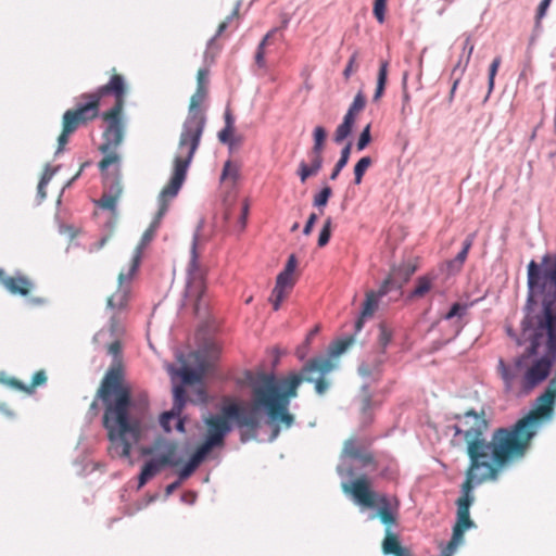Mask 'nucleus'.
Listing matches in <instances>:
<instances>
[{
	"instance_id": "nucleus-1",
	"label": "nucleus",
	"mask_w": 556,
	"mask_h": 556,
	"mask_svg": "<svg viewBox=\"0 0 556 556\" xmlns=\"http://www.w3.org/2000/svg\"><path fill=\"white\" fill-rule=\"evenodd\" d=\"M555 401L556 377L549 380L545 391L536 399L534 408L527 416L511 427L495 429L490 440L486 438L490 421L484 409H468L453 416L454 424L450 427L454 431L451 444L466 452L469 466L462 484V496L456 502L457 519L447 545L450 551L453 552L463 542L466 530L475 527L469 515L475 485L496 481L505 468L525 456L539 424L552 416Z\"/></svg>"
},
{
	"instance_id": "nucleus-2",
	"label": "nucleus",
	"mask_w": 556,
	"mask_h": 556,
	"mask_svg": "<svg viewBox=\"0 0 556 556\" xmlns=\"http://www.w3.org/2000/svg\"><path fill=\"white\" fill-rule=\"evenodd\" d=\"M302 377L289 375L280 381L274 374L248 372L247 381L251 389V403L224 405L222 414L204 418L206 433L198 446L207 455L215 447L225 445V438L231 431L230 419L241 430V441L254 439L261 426V410H265L273 422L290 428L294 417L289 413L290 400L298 395Z\"/></svg>"
},
{
	"instance_id": "nucleus-3",
	"label": "nucleus",
	"mask_w": 556,
	"mask_h": 556,
	"mask_svg": "<svg viewBox=\"0 0 556 556\" xmlns=\"http://www.w3.org/2000/svg\"><path fill=\"white\" fill-rule=\"evenodd\" d=\"M98 396L104 405L103 426L110 440L112 457L128 458L146 431L148 402H135L119 367L110 368L101 381Z\"/></svg>"
},
{
	"instance_id": "nucleus-4",
	"label": "nucleus",
	"mask_w": 556,
	"mask_h": 556,
	"mask_svg": "<svg viewBox=\"0 0 556 556\" xmlns=\"http://www.w3.org/2000/svg\"><path fill=\"white\" fill-rule=\"evenodd\" d=\"M109 94L114 97L115 102L109 111L102 114V119L106 125L102 134L103 141L99 147L100 152L104 154V157L99 162V168L102 172L109 168L111 164H117L119 161V154L116 150L123 142L125 135L123 110L127 94L124 76L113 67L110 80L93 92L83 93L79 99L85 102L78 103L75 109L71 110L85 125L98 117L100 101Z\"/></svg>"
},
{
	"instance_id": "nucleus-5",
	"label": "nucleus",
	"mask_w": 556,
	"mask_h": 556,
	"mask_svg": "<svg viewBox=\"0 0 556 556\" xmlns=\"http://www.w3.org/2000/svg\"><path fill=\"white\" fill-rule=\"evenodd\" d=\"M207 94L208 88L200 87L195 89V92L190 98L188 116L182 124L178 151L173 162V173L169 181L159 195V217H162L166 213L169 201L178 194L186 179L189 165L200 146L206 123L203 104L207 99Z\"/></svg>"
},
{
	"instance_id": "nucleus-6",
	"label": "nucleus",
	"mask_w": 556,
	"mask_h": 556,
	"mask_svg": "<svg viewBox=\"0 0 556 556\" xmlns=\"http://www.w3.org/2000/svg\"><path fill=\"white\" fill-rule=\"evenodd\" d=\"M343 490L364 507L374 508L378 506V517L387 526L386 529L397 525L400 500L397 496L389 497L386 494H378L372 491L371 482L366 476L353 480L350 485H344Z\"/></svg>"
},
{
	"instance_id": "nucleus-7",
	"label": "nucleus",
	"mask_w": 556,
	"mask_h": 556,
	"mask_svg": "<svg viewBox=\"0 0 556 556\" xmlns=\"http://www.w3.org/2000/svg\"><path fill=\"white\" fill-rule=\"evenodd\" d=\"M140 264L139 252L132 256L128 269L122 270L118 275V286L116 291L106 300V307L111 311L110 331L115 338L124 332V316L127 312L131 292V279Z\"/></svg>"
},
{
	"instance_id": "nucleus-8",
	"label": "nucleus",
	"mask_w": 556,
	"mask_h": 556,
	"mask_svg": "<svg viewBox=\"0 0 556 556\" xmlns=\"http://www.w3.org/2000/svg\"><path fill=\"white\" fill-rule=\"evenodd\" d=\"M353 341V337L334 341L329 346V357L320 356L311 359L303 366L301 374L295 375L303 378L302 382H314L316 392L324 394L329 386L326 376L334 368L331 357L340 356L352 345Z\"/></svg>"
},
{
	"instance_id": "nucleus-9",
	"label": "nucleus",
	"mask_w": 556,
	"mask_h": 556,
	"mask_svg": "<svg viewBox=\"0 0 556 556\" xmlns=\"http://www.w3.org/2000/svg\"><path fill=\"white\" fill-rule=\"evenodd\" d=\"M159 451L162 452L160 457L147 462L141 468L139 475V486H143L151 478L157 475L163 467H174L180 464L181 459L176 455L177 444L173 441L157 439L153 446L143 448L142 453L144 455H150Z\"/></svg>"
},
{
	"instance_id": "nucleus-10",
	"label": "nucleus",
	"mask_w": 556,
	"mask_h": 556,
	"mask_svg": "<svg viewBox=\"0 0 556 556\" xmlns=\"http://www.w3.org/2000/svg\"><path fill=\"white\" fill-rule=\"evenodd\" d=\"M187 286L185 290L186 302L192 304L195 313L200 309V302L205 292V270L199 262L198 237L193 238L191 257L187 268Z\"/></svg>"
},
{
	"instance_id": "nucleus-11",
	"label": "nucleus",
	"mask_w": 556,
	"mask_h": 556,
	"mask_svg": "<svg viewBox=\"0 0 556 556\" xmlns=\"http://www.w3.org/2000/svg\"><path fill=\"white\" fill-rule=\"evenodd\" d=\"M528 286L531 292L556 291V255L542 258V269L531 261L528 265Z\"/></svg>"
},
{
	"instance_id": "nucleus-12",
	"label": "nucleus",
	"mask_w": 556,
	"mask_h": 556,
	"mask_svg": "<svg viewBox=\"0 0 556 556\" xmlns=\"http://www.w3.org/2000/svg\"><path fill=\"white\" fill-rule=\"evenodd\" d=\"M539 341L535 338L526 349L525 353L518 356L513 366L506 365L503 359L498 362V371L504 381L506 391L514 389L520 371L528 365L531 357L538 354Z\"/></svg>"
},
{
	"instance_id": "nucleus-13",
	"label": "nucleus",
	"mask_w": 556,
	"mask_h": 556,
	"mask_svg": "<svg viewBox=\"0 0 556 556\" xmlns=\"http://www.w3.org/2000/svg\"><path fill=\"white\" fill-rule=\"evenodd\" d=\"M544 332L547 336V348L549 352L556 351V302L549 301L544 303L542 316L539 318L538 328L531 342L538 338L539 345L540 339Z\"/></svg>"
},
{
	"instance_id": "nucleus-14",
	"label": "nucleus",
	"mask_w": 556,
	"mask_h": 556,
	"mask_svg": "<svg viewBox=\"0 0 556 556\" xmlns=\"http://www.w3.org/2000/svg\"><path fill=\"white\" fill-rule=\"evenodd\" d=\"M417 270L413 262H404L397 267H393L389 276L383 280L379 288L380 295H386L392 289H401Z\"/></svg>"
},
{
	"instance_id": "nucleus-15",
	"label": "nucleus",
	"mask_w": 556,
	"mask_h": 556,
	"mask_svg": "<svg viewBox=\"0 0 556 556\" xmlns=\"http://www.w3.org/2000/svg\"><path fill=\"white\" fill-rule=\"evenodd\" d=\"M552 362L548 357L543 356L536 359L523 375V386L533 388L544 381L551 372Z\"/></svg>"
},
{
	"instance_id": "nucleus-16",
	"label": "nucleus",
	"mask_w": 556,
	"mask_h": 556,
	"mask_svg": "<svg viewBox=\"0 0 556 556\" xmlns=\"http://www.w3.org/2000/svg\"><path fill=\"white\" fill-rule=\"evenodd\" d=\"M296 278L294 275L281 271L276 279V286L271 291L269 301L273 304L274 311H278L281 302L289 295L294 287Z\"/></svg>"
},
{
	"instance_id": "nucleus-17",
	"label": "nucleus",
	"mask_w": 556,
	"mask_h": 556,
	"mask_svg": "<svg viewBox=\"0 0 556 556\" xmlns=\"http://www.w3.org/2000/svg\"><path fill=\"white\" fill-rule=\"evenodd\" d=\"M186 404V391L184 387L176 386L174 388V403L173 407L168 412H164L160 416V425L166 432L172 431L170 421L178 418Z\"/></svg>"
},
{
	"instance_id": "nucleus-18",
	"label": "nucleus",
	"mask_w": 556,
	"mask_h": 556,
	"mask_svg": "<svg viewBox=\"0 0 556 556\" xmlns=\"http://www.w3.org/2000/svg\"><path fill=\"white\" fill-rule=\"evenodd\" d=\"M84 125L80 119L71 110L65 111L62 117V132L58 138L56 153L63 151L65 144L68 142L70 136L75 132L79 126Z\"/></svg>"
},
{
	"instance_id": "nucleus-19",
	"label": "nucleus",
	"mask_w": 556,
	"mask_h": 556,
	"mask_svg": "<svg viewBox=\"0 0 556 556\" xmlns=\"http://www.w3.org/2000/svg\"><path fill=\"white\" fill-rule=\"evenodd\" d=\"M382 552L386 555L409 556V551L401 545L397 534L391 529H386L384 539L382 541Z\"/></svg>"
},
{
	"instance_id": "nucleus-20",
	"label": "nucleus",
	"mask_w": 556,
	"mask_h": 556,
	"mask_svg": "<svg viewBox=\"0 0 556 556\" xmlns=\"http://www.w3.org/2000/svg\"><path fill=\"white\" fill-rule=\"evenodd\" d=\"M309 164L301 161L298 168V176L302 184L306 182L309 177L316 176L323 167L324 156L308 155Z\"/></svg>"
},
{
	"instance_id": "nucleus-21",
	"label": "nucleus",
	"mask_w": 556,
	"mask_h": 556,
	"mask_svg": "<svg viewBox=\"0 0 556 556\" xmlns=\"http://www.w3.org/2000/svg\"><path fill=\"white\" fill-rule=\"evenodd\" d=\"M3 286L12 294L26 296L33 288L31 281L25 276L7 277Z\"/></svg>"
},
{
	"instance_id": "nucleus-22",
	"label": "nucleus",
	"mask_w": 556,
	"mask_h": 556,
	"mask_svg": "<svg viewBox=\"0 0 556 556\" xmlns=\"http://www.w3.org/2000/svg\"><path fill=\"white\" fill-rule=\"evenodd\" d=\"M47 382L46 371L40 369L36 371L33 376L30 384L26 386L20 380L15 378H11L8 380V384L12 388L23 391L25 393H33L37 387L43 386Z\"/></svg>"
},
{
	"instance_id": "nucleus-23",
	"label": "nucleus",
	"mask_w": 556,
	"mask_h": 556,
	"mask_svg": "<svg viewBox=\"0 0 556 556\" xmlns=\"http://www.w3.org/2000/svg\"><path fill=\"white\" fill-rule=\"evenodd\" d=\"M207 454L203 452L201 448L197 447L194 453L191 455L188 463L180 469L178 476L179 480L184 481L189 478L194 470L199 467V465L205 459Z\"/></svg>"
},
{
	"instance_id": "nucleus-24",
	"label": "nucleus",
	"mask_w": 556,
	"mask_h": 556,
	"mask_svg": "<svg viewBox=\"0 0 556 556\" xmlns=\"http://www.w3.org/2000/svg\"><path fill=\"white\" fill-rule=\"evenodd\" d=\"M207 369V364L204 361H201L199 367L197 369H192L188 366H184L179 375L182 379V382L186 384H191L195 382H200Z\"/></svg>"
},
{
	"instance_id": "nucleus-25",
	"label": "nucleus",
	"mask_w": 556,
	"mask_h": 556,
	"mask_svg": "<svg viewBox=\"0 0 556 556\" xmlns=\"http://www.w3.org/2000/svg\"><path fill=\"white\" fill-rule=\"evenodd\" d=\"M277 33H278L277 28H273L271 30H269L265 35V37L262 39V41L260 42V45L257 47V50H256V53H255V63L261 68L266 67V60H265L266 52H265V48L268 45H270L274 41V39H276Z\"/></svg>"
},
{
	"instance_id": "nucleus-26",
	"label": "nucleus",
	"mask_w": 556,
	"mask_h": 556,
	"mask_svg": "<svg viewBox=\"0 0 556 556\" xmlns=\"http://www.w3.org/2000/svg\"><path fill=\"white\" fill-rule=\"evenodd\" d=\"M475 238H476V232L469 233L467 236V238L465 239V241L463 243L462 251L456 255V257L453 261L450 262L451 268H455V269L459 270L463 267V265L468 256L469 250L471 249V247L473 244Z\"/></svg>"
},
{
	"instance_id": "nucleus-27",
	"label": "nucleus",
	"mask_w": 556,
	"mask_h": 556,
	"mask_svg": "<svg viewBox=\"0 0 556 556\" xmlns=\"http://www.w3.org/2000/svg\"><path fill=\"white\" fill-rule=\"evenodd\" d=\"M106 170L104 172L101 170L103 174V182L105 188L104 192L119 198L123 191L119 176L118 174L109 175Z\"/></svg>"
},
{
	"instance_id": "nucleus-28",
	"label": "nucleus",
	"mask_w": 556,
	"mask_h": 556,
	"mask_svg": "<svg viewBox=\"0 0 556 556\" xmlns=\"http://www.w3.org/2000/svg\"><path fill=\"white\" fill-rule=\"evenodd\" d=\"M240 172H241L240 165L228 160L224 164L220 179H222V181L229 182L233 186L240 178Z\"/></svg>"
},
{
	"instance_id": "nucleus-29",
	"label": "nucleus",
	"mask_w": 556,
	"mask_h": 556,
	"mask_svg": "<svg viewBox=\"0 0 556 556\" xmlns=\"http://www.w3.org/2000/svg\"><path fill=\"white\" fill-rule=\"evenodd\" d=\"M314 136V146L312 147L308 155H317L323 156L325 140L327 137L326 129L321 126H317L313 132Z\"/></svg>"
},
{
	"instance_id": "nucleus-30",
	"label": "nucleus",
	"mask_w": 556,
	"mask_h": 556,
	"mask_svg": "<svg viewBox=\"0 0 556 556\" xmlns=\"http://www.w3.org/2000/svg\"><path fill=\"white\" fill-rule=\"evenodd\" d=\"M388 66H389V63L387 61H382L380 63L378 77H377V87H376L375 94L372 97L374 101H378L384 92V88L387 85V77H388Z\"/></svg>"
},
{
	"instance_id": "nucleus-31",
	"label": "nucleus",
	"mask_w": 556,
	"mask_h": 556,
	"mask_svg": "<svg viewBox=\"0 0 556 556\" xmlns=\"http://www.w3.org/2000/svg\"><path fill=\"white\" fill-rule=\"evenodd\" d=\"M352 142H348L345 147L341 151L340 159L336 163L331 174L330 179L336 180L340 174V172L346 166L350 155H351Z\"/></svg>"
},
{
	"instance_id": "nucleus-32",
	"label": "nucleus",
	"mask_w": 556,
	"mask_h": 556,
	"mask_svg": "<svg viewBox=\"0 0 556 556\" xmlns=\"http://www.w3.org/2000/svg\"><path fill=\"white\" fill-rule=\"evenodd\" d=\"M379 290L377 292L370 291L366 293V300L363 305L362 316L370 317L378 306V299L381 298Z\"/></svg>"
},
{
	"instance_id": "nucleus-33",
	"label": "nucleus",
	"mask_w": 556,
	"mask_h": 556,
	"mask_svg": "<svg viewBox=\"0 0 556 556\" xmlns=\"http://www.w3.org/2000/svg\"><path fill=\"white\" fill-rule=\"evenodd\" d=\"M432 288V278L429 276H421L417 279L415 289L410 293V298H422Z\"/></svg>"
},
{
	"instance_id": "nucleus-34",
	"label": "nucleus",
	"mask_w": 556,
	"mask_h": 556,
	"mask_svg": "<svg viewBox=\"0 0 556 556\" xmlns=\"http://www.w3.org/2000/svg\"><path fill=\"white\" fill-rule=\"evenodd\" d=\"M372 160L370 156H363L354 166V184L359 185L366 170L371 166Z\"/></svg>"
},
{
	"instance_id": "nucleus-35",
	"label": "nucleus",
	"mask_w": 556,
	"mask_h": 556,
	"mask_svg": "<svg viewBox=\"0 0 556 556\" xmlns=\"http://www.w3.org/2000/svg\"><path fill=\"white\" fill-rule=\"evenodd\" d=\"M332 194V189L329 186H324L323 189L314 195L313 204L316 207H324L327 205L329 198Z\"/></svg>"
},
{
	"instance_id": "nucleus-36",
	"label": "nucleus",
	"mask_w": 556,
	"mask_h": 556,
	"mask_svg": "<svg viewBox=\"0 0 556 556\" xmlns=\"http://www.w3.org/2000/svg\"><path fill=\"white\" fill-rule=\"evenodd\" d=\"M331 229H332V219H331V217H328L325 220L323 228L319 232L318 247L324 248L325 245L328 244L330 237H331Z\"/></svg>"
},
{
	"instance_id": "nucleus-37",
	"label": "nucleus",
	"mask_w": 556,
	"mask_h": 556,
	"mask_svg": "<svg viewBox=\"0 0 556 556\" xmlns=\"http://www.w3.org/2000/svg\"><path fill=\"white\" fill-rule=\"evenodd\" d=\"M387 1L388 0H375L372 13L378 23L382 24L386 21V12H387Z\"/></svg>"
},
{
	"instance_id": "nucleus-38",
	"label": "nucleus",
	"mask_w": 556,
	"mask_h": 556,
	"mask_svg": "<svg viewBox=\"0 0 556 556\" xmlns=\"http://www.w3.org/2000/svg\"><path fill=\"white\" fill-rule=\"evenodd\" d=\"M358 52L355 51L350 56L348 64L343 71V76L348 80L352 74H354L358 70Z\"/></svg>"
},
{
	"instance_id": "nucleus-39",
	"label": "nucleus",
	"mask_w": 556,
	"mask_h": 556,
	"mask_svg": "<svg viewBox=\"0 0 556 556\" xmlns=\"http://www.w3.org/2000/svg\"><path fill=\"white\" fill-rule=\"evenodd\" d=\"M118 197L104 192L98 204L105 210L115 211Z\"/></svg>"
},
{
	"instance_id": "nucleus-40",
	"label": "nucleus",
	"mask_w": 556,
	"mask_h": 556,
	"mask_svg": "<svg viewBox=\"0 0 556 556\" xmlns=\"http://www.w3.org/2000/svg\"><path fill=\"white\" fill-rule=\"evenodd\" d=\"M353 126L349 125L348 122H342L336 129L334 141L341 143L352 131Z\"/></svg>"
},
{
	"instance_id": "nucleus-41",
	"label": "nucleus",
	"mask_w": 556,
	"mask_h": 556,
	"mask_svg": "<svg viewBox=\"0 0 556 556\" xmlns=\"http://www.w3.org/2000/svg\"><path fill=\"white\" fill-rule=\"evenodd\" d=\"M379 344L384 350L392 340V330L386 325L379 326Z\"/></svg>"
},
{
	"instance_id": "nucleus-42",
	"label": "nucleus",
	"mask_w": 556,
	"mask_h": 556,
	"mask_svg": "<svg viewBox=\"0 0 556 556\" xmlns=\"http://www.w3.org/2000/svg\"><path fill=\"white\" fill-rule=\"evenodd\" d=\"M343 452L351 458L361 456V448L355 439H349L345 441Z\"/></svg>"
},
{
	"instance_id": "nucleus-43",
	"label": "nucleus",
	"mask_w": 556,
	"mask_h": 556,
	"mask_svg": "<svg viewBox=\"0 0 556 556\" xmlns=\"http://www.w3.org/2000/svg\"><path fill=\"white\" fill-rule=\"evenodd\" d=\"M155 232V226L151 225L142 235L140 244L136 248L134 256L139 252V255L141 256V251L144 248L146 244H148L152 238L154 237Z\"/></svg>"
},
{
	"instance_id": "nucleus-44",
	"label": "nucleus",
	"mask_w": 556,
	"mask_h": 556,
	"mask_svg": "<svg viewBox=\"0 0 556 556\" xmlns=\"http://www.w3.org/2000/svg\"><path fill=\"white\" fill-rule=\"evenodd\" d=\"M250 212V202L248 199H244L241 203L240 216H239V228L240 231L244 230L248 222V216Z\"/></svg>"
},
{
	"instance_id": "nucleus-45",
	"label": "nucleus",
	"mask_w": 556,
	"mask_h": 556,
	"mask_svg": "<svg viewBox=\"0 0 556 556\" xmlns=\"http://www.w3.org/2000/svg\"><path fill=\"white\" fill-rule=\"evenodd\" d=\"M365 104H366L365 96L362 91H358L357 94L355 96L352 104L350 105L349 110H351L352 112L357 114L364 110Z\"/></svg>"
},
{
	"instance_id": "nucleus-46",
	"label": "nucleus",
	"mask_w": 556,
	"mask_h": 556,
	"mask_svg": "<svg viewBox=\"0 0 556 556\" xmlns=\"http://www.w3.org/2000/svg\"><path fill=\"white\" fill-rule=\"evenodd\" d=\"M501 62H502L501 56H496V58H494V60L492 61V63L490 65V68H489V89H490V91L494 87V79H495L496 73L498 71V67L501 65Z\"/></svg>"
},
{
	"instance_id": "nucleus-47",
	"label": "nucleus",
	"mask_w": 556,
	"mask_h": 556,
	"mask_svg": "<svg viewBox=\"0 0 556 556\" xmlns=\"http://www.w3.org/2000/svg\"><path fill=\"white\" fill-rule=\"evenodd\" d=\"M371 136H370V124H368L362 131L358 141H357V150L362 151L364 150L370 142Z\"/></svg>"
},
{
	"instance_id": "nucleus-48",
	"label": "nucleus",
	"mask_w": 556,
	"mask_h": 556,
	"mask_svg": "<svg viewBox=\"0 0 556 556\" xmlns=\"http://www.w3.org/2000/svg\"><path fill=\"white\" fill-rule=\"evenodd\" d=\"M467 309L466 304L454 303L450 311L444 315V319H452L456 316H462Z\"/></svg>"
},
{
	"instance_id": "nucleus-49",
	"label": "nucleus",
	"mask_w": 556,
	"mask_h": 556,
	"mask_svg": "<svg viewBox=\"0 0 556 556\" xmlns=\"http://www.w3.org/2000/svg\"><path fill=\"white\" fill-rule=\"evenodd\" d=\"M233 130L235 128H231V127H224L219 132H218V139L220 142L223 143H227L229 144L230 147H232L235 144L233 140H232V136H233Z\"/></svg>"
},
{
	"instance_id": "nucleus-50",
	"label": "nucleus",
	"mask_w": 556,
	"mask_h": 556,
	"mask_svg": "<svg viewBox=\"0 0 556 556\" xmlns=\"http://www.w3.org/2000/svg\"><path fill=\"white\" fill-rule=\"evenodd\" d=\"M208 70L200 68L197 73V88H208Z\"/></svg>"
},
{
	"instance_id": "nucleus-51",
	"label": "nucleus",
	"mask_w": 556,
	"mask_h": 556,
	"mask_svg": "<svg viewBox=\"0 0 556 556\" xmlns=\"http://www.w3.org/2000/svg\"><path fill=\"white\" fill-rule=\"evenodd\" d=\"M317 215L316 213H311L308 218H307V222L304 226V229H303V233L305 236H309L312 233V230H313V227L315 225V223L317 222Z\"/></svg>"
},
{
	"instance_id": "nucleus-52",
	"label": "nucleus",
	"mask_w": 556,
	"mask_h": 556,
	"mask_svg": "<svg viewBox=\"0 0 556 556\" xmlns=\"http://www.w3.org/2000/svg\"><path fill=\"white\" fill-rule=\"evenodd\" d=\"M552 0H542L536 11V22L539 23L545 15Z\"/></svg>"
},
{
	"instance_id": "nucleus-53",
	"label": "nucleus",
	"mask_w": 556,
	"mask_h": 556,
	"mask_svg": "<svg viewBox=\"0 0 556 556\" xmlns=\"http://www.w3.org/2000/svg\"><path fill=\"white\" fill-rule=\"evenodd\" d=\"M55 173H56V168L46 166L45 172L40 178L41 185H48Z\"/></svg>"
},
{
	"instance_id": "nucleus-54",
	"label": "nucleus",
	"mask_w": 556,
	"mask_h": 556,
	"mask_svg": "<svg viewBox=\"0 0 556 556\" xmlns=\"http://www.w3.org/2000/svg\"><path fill=\"white\" fill-rule=\"evenodd\" d=\"M371 408V395L368 392V389H364V396L362 399V410L364 413L368 412Z\"/></svg>"
},
{
	"instance_id": "nucleus-55",
	"label": "nucleus",
	"mask_w": 556,
	"mask_h": 556,
	"mask_svg": "<svg viewBox=\"0 0 556 556\" xmlns=\"http://www.w3.org/2000/svg\"><path fill=\"white\" fill-rule=\"evenodd\" d=\"M296 264H298V262H296L295 256L293 254H291L289 256L288 262H287V264L285 266V269L282 271L288 273L290 275H294V270H295Z\"/></svg>"
},
{
	"instance_id": "nucleus-56",
	"label": "nucleus",
	"mask_w": 556,
	"mask_h": 556,
	"mask_svg": "<svg viewBox=\"0 0 556 556\" xmlns=\"http://www.w3.org/2000/svg\"><path fill=\"white\" fill-rule=\"evenodd\" d=\"M121 351H122V345L117 339L114 340L112 343H110L108 346L109 354H111L113 356H118Z\"/></svg>"
},
{
	"instance_id": "nucleus-57",
	"label": "nucleus",
	"mask_w": 556,
	"mask_h": 556,
	"mask_svg": "<svg viewBox=\"0 0 556 556\" xmlns=\"http://www.w3.org/2000/svg\"><path fill=\"white\" fill-rule=\"evenodd\" d=\"M464 51H467V56H466V64H468L470 58H471V54H472V51L475 49V46H473V42L471 41V38L470 37H467L464 41Z\"/></svg>"
},
{
	"instance_id": "nucleus-58",
	"label": "nucleus",
	"mask_w": 556,
	"mask_h": 556,
	"mask_svg": "<svg viewBox=\"0 0 556 556\" xmlns=\"http://www.w3.org/2000/svg\"><path fill=\"white\" fill-rule=\"evenodd\" d=\"M355 459H358L363 466H367L370 464H374V457L369 453H362L361 456L356 457Z\"/></svg>"
},
{
	"instance_id": "nucleus-59",
	"label": "nucleus",
	"mask_w": 556,
	"mask_h": 556,
	"mask_svg": "<svg viewBox=\"0 0 556 556\" xmlns=\"http://www.w3.org/2000/svg\"><path fill=\"white\" fill-rule=\"evenodd\" d=\"M409 100H410V97H409V93L406 88V74H405L403 77V102H404L403 110L405 109L406 105H408Z\"/></svg>"
},
{
	"instance_id": "nucleus-60",
	"label": "nucleus",
	"mask_w": 556,
	"mask_h": 556,
	"mask_svg": "<svg viewBox=\"0 0 556 556\" xmlns=\"http://www.w3.org/2000/svg\"><path fill=\"white\" fill-rule=\"evenodd\" d=\"M240 5H241V3H240V2H238V3L236 4V7H235L233 11L231 12V14H230V15H228V16L226 17V20H225V21H227V25H229V23H230L232 20H238V18H239V10H240Z\"/></svg>"
},
{
	"instance_id": "nucleus-61",
	"label": "nucleus",
	"mask_w": 556,
	"mask_h": 556,
	"mask_svg": "<svg viewBox=\"0 0 556 556\" xmlns=\"http://www.w3.org/2000/svg\"><path fill=\"white\" fill-rule=\"evenodd\" d=\"M224 117H225V127L235 128V119L229 110H226Z\"/></svg>"
},
{
	"instance_id": "nucleus-62",
	"label": "nucleus",
	"mask_w": 556,
	"mask_h": 556,
	"mask_svg": "<svg viewBox=\"0 0 556 556\" xmlns=\"http://www.w3.org/2000/svg\"><path fill=\"white\" fill-rule=\"evenodd\" d=\"M355 113L351 110H348L346 114L343 117V122H348L349 125L353 126L355 122Z\"/></svg>"
},
{
	"instance_id": "nucleus-63",
	"label": "nucleus",
	"mask_w": 556,
	"mask_h": 556,
	"mask_svg": "<svg viewBox=\"0 0 556 556\" xmlns=\"http://www.w3.org/2000/svg\"><path fill=\"white\" fill-rule=\"evenodd\" d=\"M176 420V429L179 431V432H185V421L182 418H180V416L178 418L175 419Z\"/></svg>"
},
{
	"instance_id": "nucleus-64",
	"label": "nucleus",
	"mask_w": 556,
	"mask_h": 556,
	"mask_svg": "<svg viewBox=\"0 0 556 556\" xmlns=\"http://www.w3.org/2000/svg\"><path fill=\"white\" fill-rule=\"evenodd\" d=\"M180 482H181V481H180V480H178V481H176V482H173V483L168 484V485L166 486V493H167V494H170L172 492H174V490H176V489L179 486Z\"/></svg>"
}]
</instances>
